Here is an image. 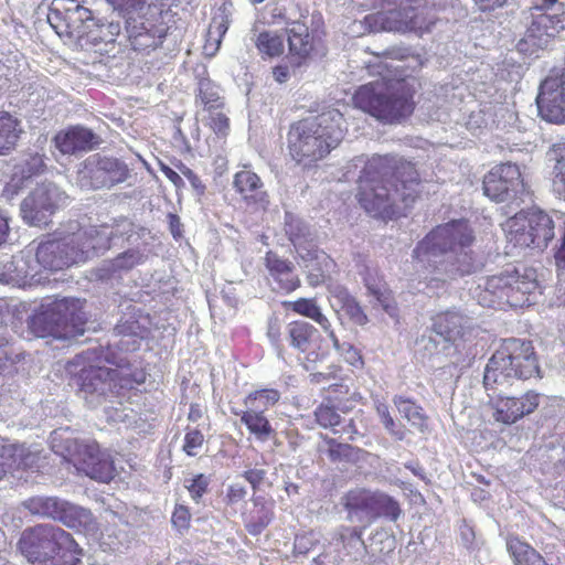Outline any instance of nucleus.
<instances>
[{
  "label": "nucleus",
  "instance_id": "1",
  "mask_svg": "<svg viewBox=\"0 0 565 565\" xmlns=\"http://www.w3.org/2000/svg\"><path fill=\"white\" fill-rule=\"evenodd\" d=\"M475 235L466 221L437 226L413 250L414 267L428 286L470 275L477 264L470 246Z\"/></svg>",
  "mask_w": 565,
  "mask_h": 565
},
{
  "label": "nucleus",
  "instance_id": "2",
  "mask_svg": "<svg viewBox=\"0 0 565 565\" xmlns=\"http://www.w3.org/2000/svg\"><path fill=\"white\" fill-rule=\"evenodd\" d=\"M362 167L358 198L363 210L375 216L395 214L398 203L408 206L419 193V179L415 166L394 156H373L355 159Z\"/></svg>",
  "mask_w": 565,
  "mask_h": 565
},
{
  "label": "nucleus",
  "instance_id": "3",
  "mask_svg": "<svg viewBox=\"0 0 565 565\" xmlns=\"http://www.w3.org/2000/svg\"><path fill=\"white\" fill-rule=\"evenodd\" d=\"M375 55L379 61L369 64L367 67L376 72L380 78L360 86L354 95V103L381 122H402L412 114L414 103L403 74H392L393 70L399 72L403 65H393L388 61L411 60L419 64L418 58L411 55L407 49L397 46Z\"/></svg>",
  "mask_w": 565,
  "mask_h": 565
},
{
  "label": "nucleus",
  "instance_id": "4",
  "mask_svg": "<svg viewBox=\"0 0 565 565\" xmlns=\"http://www.w3.org/2000/svg\"><path fill=\"white\" fill-rule=\"evenodd\" d=\"M131 228L132 224L127 220L100 226H83L78 221H70L38 244L36 264L45 270L57 271L84 263L105 253L115 236L131 232Z\"/></svg>",
  "mask_w": 565,
  "mask_h": 565
},
{
  "label": "nucleus",
  "instance_id": "5",
  "mask_svg": "<svg viewBox=\"0 0 565 565\" xmlns=\"http://www.w3.org/2000/svg\"><path fill=\"white\" fill-rule=\"evenodd\" d=\"M345 131L343 114L335 108L300 119L288 131L289 153L301 167H315L339 146Z\"/></svg>",
  "mask_w": 565,
  "mask_h": 565
},
{
  "label": "nucleus",
  "instance_id": "6",
  "mask_svg": "<svg viewBox=\"0 0 565 565\" xmlns=\"http://www.w3.org/2000/svg\"><path fill=\"white\" fill-rule=\"evenodd\" d=\"M18 548L33 565H76L82 555V548L72 535L53 524L25 529Z\"/></svg>",
  "mask_w": 565,
  "mask_h": 565
},
{
  "label": "nucleus",
  "instance_id": "7",
  "mask_svg": "<svg viewBox=\"0 0 565 565\" xmlns=\"http://www.w3.org/2000/svg\"><path fill=\"white\" fill-rule=\"evenodd\" d=\"M537 288L535 270L512 269L486 277L475 288L473 297L486 308H523L532 305Z\"/></svg>",
  "mask_w": 565,
  "mask_h": 565
},
{
  "label": "nucleus",
  "instance_id": "8",
  "mask_svg": "<svg viewBox=\"0 0 565 565\" xmlns=\"http://www.w3.org/2000/svg\"><path fill=\"white\" fill-rule=\"evenodd\" d=\"M84 306L79 299H46L30 317L29 328L36 337L75 339L85 332Z\"/></svg>",
  "mask_w": 565,
  "mask_h": 565
},
{
  "label": "nucleus",
  "instance_id": "9",
  "mask_svg": "<svg viewBox=\"0 0 565 565\" xmlns=\"http://www.w3.org/2000/svg\"><path fill=\"white\" fill-rule=\"evenodd\" d=\"M540 369L533 345L526 340H508L505 345L495 351L486 364L483 384L486 390L494 385H504L511 379L526 380L539 375Z\"/></svg>",
  "mask_w": 565,
  "mask_h": 565
},
{
  "label": "nucleus",
  "instance_id": "10",
  "mask_svg": "<svg viewBox=\"0 0 565 565\" xmlns=\"http://www.w3.org/2000/svg\"><path fill=\"white\" fill-rule=\"evenodd\" d=\"M285 232L296 248L298 256L306 263L309 270V280L319 285L326 280L334 267L333 260L326 252L312 243L309 226L290 213L285 214Z\"/></svg>",
  "mask_w": 565,
  "mask_h": 565
},
{
  "label": "nucleus",
  "instance_id": "11",
  "mask_svg": "<svg viewBox=\"0 0 565 565\" xmlns=\"http://www.w3.org/2000/svg\"><path fill=\"white\" fill-rule=\"evenodd\" d=\"M92 355L93 353L89 351L77 355L68 363L67 371L73 373L77 366H82L77 375L79 395L90 407H97L102 405L104 401L115 396L118 371L100 365L85 366L84 362L86 360H93Z\"/></svg>",
  "mask_w": 565,
  "mask_h": 565
},
{
  "label": "nucleus",
  "instance_id": "12",
  "mask_svg": "<svg viewBox=\"0 0 565 565\" xmlns=\"http://www.w3.org/2000/svg\"><path fill=\"white\" fill-rule=\"evenodd\" d=\"M23 507L32 515L53 519L70 529L77 531H95L97 529L90 510L57 497H32L23 501Z\"/></svg>",
  "mask_w": 565,
  "mask_h": 565
},
{
  "label": "nucleus",
  "instance_id": "13",
  "mask_svg": "<svg viewBox=\"0 0 565 565\" xmlns=\"http://www.w3.org/2000/svg\"><path fill=\"white\" fill-rule=\"evenodd\" d=\"M47 21L60 38L82 41L94 24V17L76 0H52Z\"/></svg>",
  "mask_w": 565,
  "mask_h": 565
},
{
  "label": "nucleus",
  "instance_id": "14",
  "mask_svg": "<svg viewBox=\"0 0 565 565\" xmlns=\"http://www.w3.org/2000/svg\"><path fill=\"white\" fill-rule=\"evenodd\" d=\"M483 191L487 196L497 202L511 200L519 203L531 200V193L515 163L494 166L484 177Z\"/></svg>",
  "mask_w": 565,
  "mask_h": 565
},
{
  "label": "nucleus",
  "instance_id": "15",
  "mask_svg": "<svg viewBox=\"0 0 565 565\" xmlns=\"http://www.w3.org/2000/svg\"><path fill=\"white\" fill-rule=\"evenodd\" d=\"M67 195L54 183H41L20 204V213L32 226L47 225L54 213L64 206Z\"/></svg>",
  "mask_w": 565,
  "mask_h": 565
},
{
  "label": "nucleus",
  "instance_id": "16",
  "mask_svg": "<svg viewBox=\"0 0 565 565\" xmlns=\"http://www.w3.org/2000/svg\"><path fill=\"white\" fill-rule=\"evenodd\" d=\"M128 177L129 169L125 161L95 153L84 161L78 172V182L82 188L103 189L122 183Z\"/></svg>",
  "mask_w": 565,
  "mask_h": 565
},
{
  "label": "nucleus",
  "instance_id": "17",
  "mask_svg": "<svg viewBox=\"0 0 565 565\" xmlns=\"http://www.w3.org/2000/svg\"><path fill=\"white\" fill-rule=\"evenodd\" d=\"M65 450L72 457L78 471L99 482L114 478V462L107 450H102L96 441L67 440Z\"/></svg>",
  "mask_w": 565,
  "mask_h": 565
},
{
  "label": "nucleus",
  "instance_id": "18",
  "mask_svg": "<svg viewBox=\"0 0 565 565\" xmlns=\"http://www.w3.org/2000/svg\"><path fill=\"white\" fill-rule=\"evenodd\" d=\"M372 19L380 23L384 30L398 32L414 31L416 34L429 31L437 21L436 14L426 3L424 6L408 4L402 8V10L381 12L373 15Z\"/></svg>",
  "mask_w": 565,
  "mask_h": 565
},
{
  "label": "nucleus",
  "instance_id": "19",
  "mask_svg": "<svg viewBox=\"0 0 565 565\" xmlns=\"http://www.w3.org/2000/svg\"><path fill=\"white\" fill-rule=\"evenodd\" d=\"M565 29V12H530V24L524 38L518 43V51L532 55L544 49Z\"/></svg>",
  "mask_w": 565,
  "mask_h": 565
},
{
  "label": "nucleus",
  "instance_id": "20",
  "mask_svg": "<svg viewBox=\"0 0 565 565\" xmlns=\"http://www.w3.org/2000/svg\"><path fill=\"white\" fill-rule=\"evenodd\" d=\"M127 241L129 246L126 249L120 252L115 258L104 262L97 269L96 275L99 279L105 280L120 276L149 260L151 247L146 238H142L139 233H130Z\"/></svg>",
  "mask_w": 565,
  "mask_h": 565
},
{
  "label": "nucleus",
  "instance_id": "21",
  "mask_svg": "<svg viewBox=\"0 0 565 565\" xmlns=\"http://www.w3.org/2000/svg\"><path fill=\"white\" fill-rule=\"evenodd\" d=\"M540 116L547 122H565V75L550 74L540 86L536 97Z\"/></svg>",
  "mask_w": 565,
  "mask_h": 565
},
{
  "label": "nucleus",
  "instance_id": "22",
  "mask_svg": "<svg viewBox=\"0 0 565 565\" xmlns=\"http://www.w3.org/2000/svg\"><path fill=\"white\" fill-rule=\"evenodd\" d=\"M540 402L541 395L534 391H529L520 397L501 395L490 397L488 404H490L491 415L495 422L511 425L532 414Z\"/></svg>",
  "mask_w": 565,
  "mask_h": 565
},
{
  "label": "nucleus",
  "instance_id": "23",
  "mask_svg": "<svg viewBox=\"0 0 565 565\" xmlns=\"http://www.w3.org/2000/svg\"><path fill=\"white\" fill-rule=\"evenodd\" d=\"M232 188L248 209L254 211H266L268 209L270 199L265 184L260 177L247 166H243V169L235 173Z\"/></svg>",
  "mask_w": 565,
  "mask_h": 565
},
{
  "label": "nucleus",
  "instance_id": "24",
  "mask_svg": "<svg viewBox=\"0 0 565 565\" xmlns=\"http://www.w3.org/2000/svg\"><path fill=\"white\" fill-rule=\"evenodd\" d=\"M41 451L36 447H25L0 437V481L13 468L39 467Z\"/></svg>",
  "mask_w": 565,
  "mask_h": 565
},
{
  "label": "nucleus",
  "instance_id": "25",
  "mask_svg": "<svg viewBox=\"0 0 565 565\" xmlns=\"http://www.w3.org/2000/svg\"><path fill=\"white\" fill-rule=\"evenodd\" d=\"M149 332V318L137 312L135 309L126 313L117 322L114 333L120 337L117 347L121 351H136L141 340Z\"/></svg>",
  "mask_w": 565,
  "mask_h": 565
},
{
  "label": "nucleus",
  "instance_id": "26",
  "mask_svg": "<svg viewBox=\"0 0 565 565\" xmlns=\"http://www.w3.org/2000/svg\"><path fill=\"white\" fill-rule=\"evenodd\" d=\"M473 319L457 309H449L433 317V330L446 341H458L472 331Z\"/></svg>",
  "mask_w": 565,
  "mask_h": 565
},
{
  "label": "nucleus",
  "instance_id": "27",
  "mask_svg": "<svg viewBox=\"0 0 565 565\" xmlns=\"http://www.w3.org/2000/svg\"><path fill=\"white\" fill-rule=\"evenodd\" d=\"M265 266L269 273V281L274 291L287 294L300 286V279L292 263L280 258L275 252L266 254Z\"/></svg>",
  "mask_w": 565,
  "mask_h": 565
},
{
  "label": "nucleus",
  "instance_id": "28",
  "mask_svg": "<svg viewBox=\"0 0 565 565\" xmlns=\"http://www.w3.org/2000/svg\"><path fill=\"white\" fill-rule=\"evenodd\" d=\"M362 280L366 288L367 297L374 307H381L390 317L396 318L398 309L392 297V292L375 267H365Z\"/></svg>",
  "mask_w": 565,
  "mask_h": 565
},
{
  "label": "nucleus",
  "instance_id": "29",
  "mask_svg": "<svg viewBox=\"0 0 565 565\" xmlns=\"http://www.w3.org/2000/svg\"><path fill=\"white\" fill-rule=\"evenodd\" d=\"M45 169L44 159L39 153H28L25 154L19 163L14 166V171L11 177V180L6 184L2 195L7 200H12L21 189L24 186V183Z\"/></svg>",
  "mask_w": 565,
  "mask_h": 565
},
{
  "label": "nucleus",
  "instance_id": "30",
  "mask_svg": "<svg viewBox=\"0 0 565 565\" xmlns=\"http://www.w3.org/2000/svg\"><path fill=\"white\" fill-rule=\"evenodd\" d=\"M99 142L96 134L81 126L62 131L54 138L56 148L64 154L93 150Z\"/></svg>",
  "mask_w": 565,
  "mask_h": 565
},
{
  "label": "nucleus",
  "instance_id": "31",
  "mask_svg": "<svg viewBox=\"0 0 565 565\" xmlns=\"http://www.w3.org/2000/svg\"><path fill=\"white\" fill-rule=\"evenodd\" d=\"M290 345L302 352H310L307 360L315 362L319 359L316 349L319 347V330L307 321H292L287 326Z\"/></svg>",
  "mask_w": 565,
  "mask_h": 565
},
{
  "label": "nucleus",
  "instance_id": "32",
  "mask_svg": "<svg viewBox=\"0 0 565 565\" xmlns=\"http://www.w3.org/2000/svg\"><path fill=\"white\" fill-rule=\"evenodd\" d=\"M289 54L298 64L305 61L315 50V40L309 28L301 21H291L286 28Z\"/></svg>",
  "mask_w": 565,
  "mask_h": 565
},
{
  "label": "nucleus",
  "instance_id": "33",
  "mask_svg": "<svg viewBox=\"0 0 565 565\" xmlns=\"http://www.w3.org/2000/svg\"><path fill=\"white\" fill-rule=\"evenodd\" d=\"M329 294L331 306L335 311L344 312L353 323L359 326L369 321L363 307L344 286L333 285L329 288Z\"/></svg>",
  "mask_w": 565,
  "mask_h": 565
},
{
  "label": "nucleus",
  "instance_id": "34",
  "mask_svg": "<svg viewBox=\"0 0 565 565\" xmlns=\"http://www.w3.org/2000/svg\"><path fill=\"white\" fill-rule=\"evenodd\" d=\"M374 492L364 489L350 491L345 497V508L352 522L370 524L373 521Z\"/></svg>",
  "mask_w": 565,
  "mask_h": 565
},
{
  "label": "nucleus",
  "instance_id": "35",
  "mask_svg": "<svg viewBox=\"0 0 565 565\" xmlns=\"http://www.w3.org/2000/svg\"><path fill=\"white\" fill-rule=\"evenodd\" d=\"M232 414L239 416L241 422L258 441L265 443L275 435L274 426L264 413L253 408H232Z\"/></svg>",
  "mask_w": 565,
  "mask_h": 565
},
{
  "label": "nucleus",
  "instance_id": "36",
  "mask_svg": "<svg viewBox=\"0 0 565 565\" xmlns=\"http://www.w3.org/2000/svg\"><path fill=\"white\" fill-rule=\"evenodd\" d=\"M507 239L513 246L533 247V237L531 236L530 218L526 210H522L513 217L509 218L504 226Z\"/></svg>",
  "mask_w": 565,
  "mask_h": 565
},
{
  "label": "nucleus",
  "instance_id": "37",
  "mask_svg": "<svg viewBox=\"0 0 565 565\" xmlns=\"http://www.w3.org/2000/svg\"><path fill=\"white\" fill-rule=\"evenodd\" d=\"M254 508L245 519V527L252 535L260 534L273 521L274 504L263 497L253 499Z\"/></svg>",
  "mask_w": 565,
  "mask_h": 565
},
{
  "label": "nucleus",
  "instance_id": "38",
  "mask_svg": "<svg viewBox=\"0 0 565 565\" xmlns=\"http://www.w3.org/2000/svg\"><path fill=\"white\" fill-rule=\"evenodd\" d=\"M534 248H544L554 237V222L542 210H527Z\"/></svg>",
  "mask_w": 565,
  "mask_h": 565
},
{
  "label": "nucleus",
  "instance_id": "39",
  "mask_svg": "<svg viewBox=\"0 0 565 565\" xmlns=\"http://www.w3.org/2000/svg\"><path fill=\"white\" fill-rule=\"evenodd\" d=\"M507 548L515 565H547L536 550L519 537H509Z\"/></svg>",
  "mask_w": 565,
  "mask_h": 565
},
{
  "label": "nucleus",
  "instance_id": "40",
  "mask_svg": "<svg viewBox=\"0 0 565 565\" xmlns=\"http://www.w3.org/2000/svg\"><path fill=\"white\" fill-rule=\"evenodd\" d=\"M282 306L298 315L312 319L316 323H319L323 331H330L331 323L315 300L299 299L297 301H286Z\"/></svg>",
  "mask_w": 565,
  "mask_h": 565
},
{
  "label": "nucleus",
  "instance_id": "41",
  "mask_svg": "<svg viewBox=\"0 0 565 565\" xmlns=\"http://www.w3.org/2000/svg\"><path fill=\"white\" fill-rule=\"evenodd\" d=\"M120 32L119 22H103L94 18V24L88 28L86 42L92 44L113 43Z\"/></svg>",
  "mask_w": 565,
  "mask_h": 565
},
{
  "label": "nucleus",
  "instance_id": "42",
  "mask_svg": "<svg viewBox=\"0 0 565 565\" xmlns=\"http://www.w3.org/2000/svg\"><path fill=\"white\" fill-rule=\"evenodd\" d=\"M280 398L277 390L264 388L249 393L245 396L243 404L246 408H253L265 413L268 408L275 406Z\"/></svg>",
  "mask_w": 565,
  "mask_h": 565
},
{
  "label": "nucleus",
  "instance_id": "43",
  "mask_svg": "<svg viewBox=\"0 0 565 565\" xmlns=\"http://www.w3.org/2000/svg\"><path fill=\"white\" fill-rule=\"evenodd\" d=\"M19 139V124L9 113L0 111V153L12 149Z\"/></svg>",
  "mask_w": 565,
  "mask_h": 565
},
{
  "label": "nucleus",
  "instance_id": "44",
  "mask_svg": "<svg viewBox=\"0 0 565 565\" xmlns=\"http://www.w3.org/2000/svg\"><path fill=\"white\" fill-rule=\"evenodd\" d=\"M548 156L556 161L553 180L554 191L565 199V142L553 145Z\"/></svg>",
  "mask_w": 565,
  "mask_h": 565
},
{
  "label": "nucleus",
  "instance_id": "45",
  "mask_svg": "<svg viewBox=\"0 0 565 565\" xmlns=\"http://www.w3.org/2000/svg\"><path fill=\"white\" fill-rule=\"evenodd\" d=\"M401 512L399 503L395 499L382 492H374L373 521L377 518L397 521Z\"/></svg>",
  "mask_w": 565,
  "mask_h": 565
},
{
  "label": "nucleus",
  "instance_id": "46",
  "mask_svg": "<svg viewBox=\"0 0 565 565\" xmlns=\"http://www.w3.org/2000/svg\"><path fill=\"white\" fill-rule=\"evenodd\" d=\"M394 404L401 415L411 423L413 427L423 431L425 427V415L418 405L403 396H396L394 398Z\"/></svg>",
  "mask_w": 565,
  "mask_h": 565
},
{
  "label": "nucleus",
  "instance_id": "47",
  "mask_svg": "<svg viewBox=\"0 0 565 565\" xmlns=\"http://www.w3.org/2000/svg\"><path fill=\"white\" fill-rule=\"evenodd\" d=\"M23 359V353L18 351L4 338H0V373L12 374L18 371V363Z\"/></svg>",
  "mask_w": 565,
  "mask_h": 565
},
{
  "label": "nucleus",
  "instance_id": "48",
  "mask_svg": "<svg viewBox=\"0 0 565 565\" xmlns=\"http://www.w3.org/2000/svg\"><path fill=\"white\" fill-rule=\"evenodd\" d=\"M231 24L230 14L227 13L226 9H221L217 14H215L212 19V22L209 28V38L210 40H213L216 44L214 51L209 53V46L206 45L204 47L205 52L207 54H214L215 51L218 50L222 39L224 38L225 33L227 32Z\"/></svg>",
  "mask_w": 565,
  "mask_h": 565
},
{
  "label": "nucleus",
  "instance_id": "49",
  "mask_svg": "<svg viewBox=\"0 0 565 565\" xmlns=\"http://www.w3.org/2000/svg\"><path fill=\"white\" fill-rule=\"evenodd\" d=\"M258 51L268 57H276L284 53V41L271 31H264L256 40Z\"/></svg>",
  "mask_w": 565,
  "mask_h": 565
},
{
  "label": "nucleus",
  "instance_id": "50",
  "mask_svg": "<svg viewBox=\"0 0 565 565\" xmlns=\"http://www.w3.org/2000/svg\"><path fill=\"white\" fill-rule=\"evenodd\" d=\"M333 348L343 358V360L354 367H361L363 365V356L359 349L351 343H340V340L335 335L332 328L327 332Z\"/></svg>",
  "mask_w": 565,
  "mask_h": 565
},
{
  "label": "nucleus",
  "instance_id": "51",
  "mask_svg": "<svg viewBox=\"0 0 565 565\" xmlns=\"http://www.w3.org/2000/svg\"><path fill=\"white\" fill-rule=\"evenodd\" d=\"M199 98L209 111L220 109L223 106L220 87L207 79L199 83Z\"/></svg>",
  "mask_w": 565,
  "mask_h": 565
},
{
  "label": "nucleus",
  "instance_id": "52",
  "mask_svg": "<svg viewBox=\"0 0 565 565\" xmlns=\"http://www.w3.org/2000/svg\"><path fill=\"white\" fill-rule=\"evenodd\" d=\"M315 415L320 427L331 429L333 434L342 433L338 427L341 424V416L333 406L322 404L317 407Z\"/></svg>",
  "mask_w": 565,
  "mask_h": 565
},
{
  "label": "nucleus",
  "instance_id": "53",
  "mask_svg": "<svg viewBox=\"0 0 565 565\" xmlns=\"http://www.w3.org/2000/svg\"><path fill=\"white\" fill-rule=\"evenodd\" d=\"M210 477L205 475H196L192 478L185 479V488L188 492H190V497L194 501H199V499L206 492L210 484Z\"/></svg>",
  "mask_w": 565,
  "mask_h": 565
},
{
  "label": "nucleus",
  "instance_id": "54",
  "mask_svg": "<svg viewBox=\"0 0 565 565\" xmlns=\"http://www.w3.org/2000/svg\"><path fill=\"white\" fill-rule=\"evenodd\" d=\"M210 128L220 137H226L230 132V118L223 111L215 109L209 115Z\"/></svg>",
  "mask_w": 565,
  "mask_h": 565
},
{
  "label": "nucleus",
  "instance_id": "55",
  "mask_svg": "<svg viewBox=\"0 0 565 565\" xmlns=\"http://www.w3.org/2000/svg\"><path fill=\"white\" fill-rule=\"evenodd\" d=\"M340 540L343 542L344 546H350L356 550L365 548V544L363 542V530L358 527H343L341 529Z\"/></svg>",
  "mask_w": 565,
  "mask_h": 565
},
{
  "label": "nucleus",
  "instance_id": "56",
  "mask_svg": "<svg viewBox=\"0 0 565 565\" xmlns=\"http://www.w3.org/2000/svg\"><path fill=\"white\" fill-rule=\"evenodd\" d=\"M203 440L204 437L201 431L196 430V428H193L185 435L183 446L184 451L190 456H195L198 450L202 447Z\"/></svg>",
  "mask_w": 565,
  "mask_h": 565
},
{
  "label": "nucleus",
  "instance_id": "57",
  "mask_svg": "<svg viewBox=\"0 0 565 565\" xmlns=\"http://www.w3.org/2000/svg\"><path fill=\"white\" fill-rule=\"evenodd\" d=\"M281 327L282 324L277 317L269 319L267 337L278 355H280L281 350Z\"/></svg>",
  "mask_w": 565,
  "mask_h": 565
},
{
  "label": "nucleus",
  "instance_id": "58",
  "mask_svg": "<svg viewBox=\"0 0 565 565\" xmlns=\"http://www.w3.org/2000/svg\"><path fill=\"white\" fill-rule=\"evenodd\" d=\"M370 541V545L374 551L382 552L384 548L391 551L395 546L394 537L388 535L385 531H376Z\"/></svg>",
  "mask_w": 565,
  "mask_h": 565
},
{
  "label": "nucleus",
  "instance_id": "59",
  "mask_svg": "<svg viewBox=\"0 0 565 565\" xmlns=\"http://www.w3.org/2000/svg\"><path fill=\"white\" fill-rule=\"evenodd\" d=\"M172 524L179 530H185L189 527V523L191 522V512L189 508L185 505H177L172 513Z\"/></svg>",
  "mask_w": 565,
  "mask_h": 565
},
{
  "label": "nucleus",
  "instance_id": "60",
  "mask_svg": "<svg viewBox=\"0 0 565 565\" xmlns=\"http://www.w3.org/2000/svg\"><path fill=\"white\" fill-rule=\"evenodd\" d=\"M177 168L180 171V173L190 181V185L196 192V194L201 195L204 193L205 185L196 175V173L193 170H190L189 166H186L185 163H180L177 166Z\"/></svg>",
  "mask_w": 565,
  "mask_h": 565
},
{
  "label": "nucleus",
  "instance_id": "61",
  "mask_svg": "<svg viewBox=\"0 0 565 565\" xmlns=\"http://www.w3.org/2000/svg\"><path fill=\"white\" fill-rule=\"evenodd\" d=\"M267 472L262 468H249L243 473V478L252 486L253 490L256 491L260 488L266 479Z\"/></svg>",
  "mask_w": 565,
  "mask_h": 565
},
{
  "label": "nucleus",
  "instance_id": "62",
  "mask_svg": "<svg viewBox=\"0 0 565 565\" xmlns=\"http://www.w3.org/2000/svg\"><path fill=\"white\" fill-rule=\"evenodd\" d=\"M114 10L122 13H130L143 6L146 0H106Z\"/></svg>",
  "mask_w": 565,
  "mask_h": 565
},
{
  "label": "nucleus",
  "instance_id": "63",
  "mask_svg": "<svg viewBox=\"0 0 565 565\" xmlns=\"http://www.w3.org/2000/svg\"><path fill=\"white\" fill-rule=\"evenodd\" d=\"M487 117L482 111H472L469 115V118L466 122L468 130H470L473 135H477L478 131H481L483 128H487Z\"/></svg>",
  "mask_w": 565,
  "mask_h": 565
},
{
  "label": "nucleus",
  "instance_id": "64",
  "mask_svg": "<svg viewBox=\"0 0 565 565\" xmlns=\"http://www.w3.org/2000/svg\"><path fill=\"white\" fill-rule=\"evenodd\" d=\"M246 488L241 483H232L227 488L225 500L228 504H236L245 499Z\"/></svg>",
  "mask_w": 565,
  "mask_h": 565
}]
</instances>
